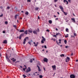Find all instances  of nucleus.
<instances>
[{"mask_svg": "<svg viewBox=\"0 0 78 78\" xmlns=\"http://www.w3.org/2000/svg\"><path fill=\"white\" fill-rule=\"evenodd\" d=\"M60 33H58L56 34V36H58V35H59Z\"/></svg>", "mask_w": 78, "mask_h": 78, "instance_id": "29", "label": "nucleus"}, {"mask_svg": "<svg viewBox=\"0 0 78 78\" xmlns=\"http://www.w3.org/2000/svg\"><path fill=\"white\" fill-rule=\"evenodd\" d=\"M0 56L1 57H2V54L1 53L0 54Z\"/></svg>", "mask_w": 78, "mask_h": 78, "instance_id": "60", "label": "nucleus"}, {"mask_svg": "<svg viewBox=\"0 0 78 78\" xmlns=\"http://www.w3.org/2000/svg\"><path fill=\"white\" fill-rule=\"evenodd\" d=\"M43 76H42L41 75H40L39 76V77L40 78H42Z\"/></svg>", "mask_w": 78, "mask_h": 78, "instance_id": "34", "label": "nucleus"}, {"mask_svg": "<svg viewBox=\"0 0 78 78\" xmlns=\"http://www.w3.org/2000/svg\"><path fill=\"white\" fill-rule=\"evenodd\" d=\"M70 78H75V76L73 74H71L70 75Z\"/></svg>", "mask_w": 78, "mask_h": 78, "instance_id": "3", "label": "nucleus"}, {"mask_svg": "<svg viewBox=\"0 0 78 78\" xmlns=\"http://www.w3.org/2000/svg\"><path fill=\"white\" fill-rule=\"evenodd\" d=\"M33 33H34V34H37V30H34V31H33Z\"/></svg>", "mask_w": 78, "mask_h": 78, "instance_id": "9", "label": "nucleus"}, {"mask_svg": "<svg viewBox=\"0 0 78 78\" xmlns=\"http://www.w3.org/2000/svg\"><path fill=\"white\" fill-rule=\"evenodd\" d=\"M69 3H71V0H68Z\"/></svg>", "mask_w": 78, "mask_h": 78, "instance_id": "38", "label": "nucleus"}, {"mask_svg": "<svg viewBox=\"0 0 78 78\" xmlns=\"http://www.w3.org/2000/svg\"><path fill=\"white\" fill-rule=\"evenodd\" d=\"M44 48H47V46H46V45H44Z\"/></svg>", "mask_w": 78, "mask_h": 78, "instance_id": "45", "label": "nucleus"}, {"mask_svg": "<svg viewBox=\"0 0 78 78\" xmlns=\"http://www.w3.org/2000/svg\"><path fill=\"white\" fill-rule=\"evenodd\" d=\"M55 30H56V31H58V29L57 28H56Z\"/></svg>", "mask_w": 78, "mask_h": 78, "instance_id": "58", "label": "nucleus"}, {"mask_svg": "<svg viewBox=\"0 0 78 78\" xmlns=\"http://www.w3.org/2000/svg\"><path fill=\"white\" fill-rule=\"evenodd\" d=\"M3 14H1V15H0V17H2L3 16Z\"/></svg>", "mask_w": 78, "mask_h": 78, "instance_id": "44", "label": "nucleus"}, {"mask_svg": "<svg viewBox=\"0 0 78 78\" xmlns=\"http://www.w3.org/2000/svg\"><path fill=\"white\" fill-rule=\"evenodd\" d=\"M29 37H25L24 39L23 40V44H25V41H27V40H28Z\"/></svg>", "mask_w": 78, "mask_h": 78, "instance_id": "1", "label": "nucleus"}, {"mask_svg": "<svg viewBox=\"0 0 78 78\" xmlns=\"http://www.w3.org/2000/svg\"><path fill=\"white\" fill-rule=\"evenodd\" d=\"M76 62H78V59L76 60Z\"/></svg>", "mask_w": 78, "mask_h": 78, "instance_id": "62", "label": "nucleus"}, {"mask_svg": "<svg viewBox=\"0 0 78 78\" xmlns=\"http://www.w3.org/2000/svg\"><path fill=\"white\" fill-rule=\"evenodd\" d=\"M48 22L49 23H50V24H51V23H52V21L51 20H49L48 21Z\"/></svg>", "mask_w": 78, "mask_h": 78, "instance_id": "18", "label": "nucleus"}, {"mask_svg": "<svg viewBox=\"0 0 78 78\" xmlns=\"http://www.w3.org/2000/svg\"><path fill=\"white\" fill-rule=\"evenodd\" d=\"M20 68H22V66H20Z\"/></svg>", "mask_w": 78, "mask_h": 78, "instance_id": "61", "label": "nucleus"}, {"mask_svg": "<svg viewBox=\"0 0 78 78\" xmlns=\"http://www.w3.org/2000/svg\"><path fill=\"white\" fill-rule=\"evenodd\" d=\"M64 42L65 44H67V40H65L64 41Z\"/></svg>", "mask_w": 78, "mask_h": 78, "instance_id": "25", "label": "nucleus"}, {"mask_svg": "<svg viewBox=\"0 0 78 78\" xmlns=\"http://www.w3.org/2000/svg\"><path fill=\"white\" fill-rule=\"evenodd\" d=\"M8 22L7 21H5V24H6V25H7V24H8Z\"/></svg>", "mask_w": 78, "mask_h": 78, "instance_id": "31", "label": "nucleus"}, {"mask_svg": "<svg viewBox=\"0 0 78 78\" xmlns=\"http://www.w3.org/2000/svg\"><path fill=\"white\" fill-rule=\"evenodd\" d=\"M5 57L7 59H8V60H9V58H8V55H6Z\"/></svg>", "mask_w": 78, "mask_h": 78, "instance_id": "19", "label": "nucleus"}, {"mask_svg": "<svg viewBox=\"0 0 78 78\" xmlns=\"http://www.w3.org/2000/svg\"><path fill=\"white\" fill-rule=\"evenodd\" d=\"M29 13H28V12H26L25 13V14H26V15H27V16H28V15L29 14Z\"/></svg>", "mask_w": 78, "mask_h": 78, "instance_id": "22", "label": "nucleus"}, {"mask_svg": "<svg viewBox=\"0 0 78 78\" xmlns=\"http://www.w3.org/2000/svg\"><path fill=\"white\" fill-rule=\"evenodd\" d=\"M3 33H5V31H3V32H2Z\"/></svg>", "mask_w": 78, "mask_h": 78, "instance_id": "56", "label": "nucleus"}, {"mask_svg": "<svg viewBox=\"0 0 78 78\" xmlns=\"http://www.w3.org/2000/svg\"><path fill=\"white\" fill-rule=\"evenodd\" d=\"M68 30H69V29L68 28L66 29V32H68Z\"/></svg>", "mask_w": 78, "mask_h": 78, "instance_id": "32", "label": "nucleus"}, {"mask_svg": "<svg viewBox=\"0 0 78 78\" xmlns=\"http://www.w3.org/2000/svg\"><path fill=\"white\" fill-rule=\"evenodd\" d=\"M59 8L60 9H61V10H64V8H63V7L61 6V5H60L59 6Z\"/></svg>", "mask_w": 78, "mask_h": 78, "instance_id": "10", "label": "nucleus"}, {"mask_svg": "<svg viewBox=\"0 0 78 78\" xmlns=\"http://www.w3.org/2000/svg\"><path fill=\"white\" fill-rule=\"evenodd\" d=\"M74 35L76 36V33H74Z\"/></svg>", "mask_w": 78, "mask_h": 78, "instance_id": "40", "label": "nucleus"}, {"mask_svg": "<svg viewBox=\"0 0 78 78\" xmlns=\"http://www.w3.org/2000/svg\"><path fill=\"white\" fill-rule=\"evenodd\" d=\"M28 33H32L33 32V31H32V30H28Z\"/></svg>", "mask_w": 78, "mask_h": 78, "instance_id": "16", "label": "nucleus"}, {"mask_svg": "<svg viewBox=\"0 0 78 78\" xmlns=\"http://www.w3.org/2000/svg\"><path fill=\"white\" fill-rule=\"evenodd\" d=\"M52 67L53 68V70H56V66L54 65V66H52Z\"/></svg>", "mask_w": 78, "mask_h": 78, "instance_id": "7", "label": "nucleus"}, {"mask_svg": "<svg viewBox=\"0 0 78 78\" xmlns=\"http://www.w3.org/2000/svg\"><path fill=\"white\" fill-rule=\"evenodd\" d=\"M44 62H47L48 61V59H47V58H44Z\"/></svg>", "mask_w": 78, "mask_h": 78, "instance_id": "6", "label": "nucleus"}, {"mask_svg": "<svg viewBox=\"0 0 78 78\" xmlns=\"http://www.w3.org/2000/svg\"><path fill=\"white\" fill-rule=\"evenodd\" d=\"M44 40H42L41 41V42L42 44H44Z\"/></svg>", "mask_w": 78, "mask_h": 78, "instance_id": "26", "label": "nucleus"}, {"mask_svg": "<svg viewBox=\"0 0 78 78\" xmlns=\"http://www.w3.org/2000/svg\"><path fill=\"white\" fill-rule=\"evenodd\" d=\"M41 37L42 38V40L44 41V42H45V38H44V37L43 36H42Z\"/></svg>", "mask_w": 78, "mask_h": 78, "instance_id": "12", "label": "nucleus"}, {"mask_svg": "<svg viewBox=\"0 0 78 78\" xmlns=\"http://www.w3.org/2000/svg\"><path fill=\"white\" fill-rule=\"evenodd\" d=\"M3 44H7V41L6 40H4L2 42Z\"/></svg>", "mask_w": 78, "mask_h": 78, "instance_id": "8", "label": "nucleus"}, {"mask_svg": "<svg viewBox=\"0 0 78 78\" xmlns=\"http://www.w3.org/2000/svg\"><path fill=\"white\" fill-rule=\"evenodd\" d=\"M34 46H35V47H37V44H35Z\"/></svg>", "mask_w": 78, "mask_h": 78, "instance_id": "36", "label": "nucleus"}, {"mask_svg": "<svg viewBox=\"0 0 78 78\" xmlns=\"http://www.w3.org/2000/svg\"><path fill=\"white\" fill-rule=\"evenodd\" d=\"M55 19V20H58V18H56Z\"/></svg>", "mask_w": 78, "mask_h": 78, "instance_id": "57", "label": "nucleus"}, {"mask_svg": "<svg viewBox=\"0 0 78 78\" xmlns=\"http://www.w3.org/2000/svg\"><path fill=\"white\" fill-rule=\"evenodd\" d=\"M24 66L26 67V68H23V70L24 71H25V69H27V67H26V66L24 65Z\"/></svg>", "mask_w": 78, "mask_h": 78, "instance_id": "23", "label": "nucleus"}, {"mask_svg": "<svg viewBox=\"0 0 78 78\" xmlns=\"http://www.w3.org/2000/svg\"><path fill=\"white\" fill-rule=\"evenodd\" d=\"M73 53H72L71 55V56H73Z\"/></svg>", "mask_w": 78, "mask_h": 78, "instance_id": "55", "label": "nucleus"}, {"mask_svg": "<svg viewBox=\"0 0 78 78\" xmlns=\"http://www.w3.org/2000/svg\"><path fill=\"white\" fill-rule=\"evenodd\" d=\"M64 3H65L66 2L67 3L66 5H68V3H69V2L67 1V0H63Z\"/></svg>", "mask_w": 78, "mask_h": 78, "instance_id": "11", "label": "nucleus"}, {"mask_svg": "<svg viewBox=\"0 0 78 78\" xmlns=\"http://www.w3.org/2000/svg\"><path fill=\"white\" fill-rule=\"evenodd\" d=\"M37 67H38V71H39V72H41V69H40V67H39V66H38V65H37Z\"/></svg>", "mask_w": 78, "mask_h": 78, "instance_id": "13", "label": "nucleus"}, {"mask_svg": "<svg viewBox=\"0 0 78 78\" xmlns=\"http://www.w3.org/2000/svg\"><path fill=\"white\" fill-rule=\"evenodd\" d=\"M33 75H34L35 76V73H34Z\"/></svg>", "mask_w": 78, "mask_h": 78, "instance_id": "64", "label": "nucleus"}, {"mask_svg": "<svg viewBox=\"0 0 78 78\" xmlns=\"http://www.w3.org/2000/svg\"><path fill=\"white\" fill-rule=\"evenodd\" d=\"M23 78H26V77H27L24 74L23 75Z\"/></svg>", "mask_w": 78, "mask_h": 78, "instance_id": "30", "label": "nucleus"}, {"mask_svg": "<svg viewBox=\"0 0 78 78\" xmlns=\"http://www.w3.org/2000/svg\"><path fill=\"white\" fill-rule=\"evenodd\" d=\"M38 19H40V17H39V16H38Z\"/></svg>", "mask_w": 78, "mask_h": 78, "instance_id": "53", "label": "nucleus"}, {"mask_svg": "<svg viewBox=\"0 0 78 78\" xmlns=\"http://www.w3.org/2000/svg\"><path fill=\"white\" fill-rule=\"evenodd\" d=\"M24 35V34H21L19 36V39L20 40L22 39V36H23Z\"/></svg>", "mask_w": 78, "mask_h": 78, "instance_id": "4", "label": "nucleus"}, {"mask_svg": "<svg viewBox=\"0 0 78 78\" xmlns=\"http://www.w3.org/2000/svg\"><path fill=\"white\" fill-rule=\"evenodd\" d=\"M67 58L66 59V62H67L68 61H69V60H70V58L68 57H67Z\"/></svg>", "mask_w": 78, "mask_h": 78, "instance_id": "5", "label": "nucleus"}, {"mask_svg": "<svg viewBox=\"0 0 78 78\" xmlns=\"http://www.w3.org/2000/svg\"><path fill=\"white\" fill-rule=\"evenodd\" d=\"M61 57H64V55L62 54L60 55Z\"/></svg>", "mask_w": 78, "mask_h": 78, "instance_id": "24", "label": "nucleus"}, {"mask_svg": "<svg viewBox=\"0 0 78 78\" xmlns=\"http://www.w3.org/2000/svg\"><path fill=\"white\" fill-rule=\"evenodd\" d=\"M57 13L58 14V15H59V12H57Z\"/></svg>", "mask_w": 78, "mask_h": 78, "instance_id": "63", "label": "nucleus"}, {"mask_svg": "<svg viewBox=\"0 0 78 78\" xmlns=\"http://www.w3.org/2000/svg\"><path fill=\"white\" fill-rule=\"evenodd\" d=\"M17 16H18V15L16 14L15 15V19H17Z\"/></svg>", "mask_w": 78, "mask_h": 78, "instance_id": "20", "label": "nucleus"}, {"mask_svg": "<svg viewBox=\"0 0 78 78\" xmlns=\"http://www.w3.org/2000/svg\"><path fill=\"white\" fill-rule=\"evenodd\" d=\"M13 27H14V28H17V27H16V25H14Z\"/></svg>", "mask_w": 78, "mask_h": 78, "instance_id": "33", "label": "nucleus"}, {"mask_svg": "<svg viewBox=\"0 0 78 78\" xmlns=\"http://www.w3.org/2000/svg\"><path fill=\"white\" fill-rule=\"evenodd\" d=\"M46 31H47V32H50V30H49L48 29L47 30H46Z\"/></svg>", "mask_w": 78, "mask_h": 78, "instance_id": "37", "label": "nucleus"}, {"mask_svg": "<svg viewBox=\"0 0 78 78\" xmlns=\"http://www.w3.org/2000/svg\"><path fill=\"white\" fill-rule=\"evenodd\" d=\"M66 35H66L65 36V37H66V38H67V37H69V36H68L69 35V34H67Z\"/></svg>", "mask_w": 78, "mask_h": 78, "instance_id": "27", "label": "nucleus"}, {"mask_svg": "<svg viewBox=\"0 0 78 78\" xmlns=\"http://www.w3.org/2000/svg\"><path fill=\"white\" fill-rule=\"evenodd\" d=\"M31 2V0H27V2Z\"/></svg>", "mask_w": 78, "mask_h": 78, "instance_id": "43", "label": "nucleus"}, {"mask_svg": "<svg viewBox=\"0 0 78 78\" xmlns=\"http://www.w3.org/2000/svg\"><path fill=\"white\" fill-rule=\"evenodd\" d=\"M58 0H54V1L55 2H57V1H58Z\"/></svg>", "mask_w": 78, "mask_h": 78, "instance_id": "50", "label": "nucleus"}, {"mask_svg": "<svg viewBox=\"0 0 78 78\" xmlns=\"http://www.w3.org/2000/svg\"><path fill=\"white\" fill-rule=\"evenodd\" d=\"M43 69L44 71H45V67H44Z\"/></svg>", "mask_w": 78, "mask_h": 78, "instance_id": "52", "label": "nucleus"}, {"mask_svg": "<svg viewBox=\"0 0 78 78\" xmlns=\"http://www.w3.org/2000/svg\"><path fill=\"white\" fill-rule=\"evenodd\" d=\"M54 37H57L56 35H54Z\"/></svg>", "mask_w": 78, "mask_h": 78, "instance_id": "48", "label": "nucleus"}, {"mask_svg": "<svg viewBox=\"0 0 78 78\" xmlns=\"http://www.w3.org/2000/svg\"><path fill=\"white\" fill-rule=\"evenodd\" d=\"M8 61V62H9L10 61V60H9H9L8 59H7Z\"/></svg>", "mask_w": 78, "mask_h": 78, "instance_id": "49", "label": "nucleus"}, {"mask_svg": "<svg viewBox=\"0 0 78 78\" xmlns=\"http://www.w3.org/2000/svg\"><path fill=\"white\" fill-rule=\"evenodd\" d=\"M16 61V59H13V61L14 62H15V61Z\"/></svg>", "mask_w": 78, "mask_h": 78, "instance_id": "41", "label": "nucleus"}, {"mask_svg": "<svg viewBox=\"0 0 78 78\" xmlns=\"http://www.w3.org/2000/svg\"><path fill=\"white\" fill-rule=\"evenodd\" d=\"M71 20H72L74 22H75V18H71Z\"/></svg>", "mask_w": 78, "mask_h": 78, "instance_id": "15", "label": "nucleus"}, {"mask_svg": "<svg viewBox=\"0 0 78 78\" xmlns=\"http://www.w3.org/2000/svg\"><path fill=\"white\" fill-rule=\"evenodd\" d=\"M65 48H68V46H65Z\"/></svg>", "mask_w": 78, "mask_h": 78, "instance_id": "46", "label": "nucleus"}, {"mask_svg": "<svg viewBox=\"0 0 78 78\" xmlns=\"http://www.w3.org/2000/svg\"><path fill=\"white\" fill-rule=\"evenodd\" d=\"M59 42H61V39H59Z\"/></svg>", "mask_w": 78, "mask_h": 78, "instance_id": "54", "label": "nucleus"}, {"mask_svg": "<svg viewBox=\"0 0 78 78\" xmlns=\"http://www.w3.org/2000/svg\"><path fill=\"white\" fill-rule=\"evenodd\" d=\"M10 9V7L9 6H8L7 7V9Z\"/></svg>", "mask_w": 78, "mask_h": 78, "instance_id": "42", "label": "nucleus"}, {"mask_svg": "<svg viewBox=\"0 0 78 78\" xmlns=\"http://www.w3.org/2000/svg\"><path fill=\"white\" fill-rule=\"evenodd\" d=\"M39 9V7H36L35 9L36 11H38Z\"/></svg>", "mask_w": 78, "mask_h": 78, "instance_id": "17", "label": "nucleus"}, {"mask_svg": "<svg viewBox=\"0 0 78 78\" xmlns=\"http://www.w3.org/2000/svg\"><path fill=\"white\" fill-rule=\"evenodd\" d=\"M33 62V60H32V59H30V62H31H31Z\"/></svg>", "mask_w": 78, "mask_h": 78, "instance_id": "35", "label": "nucleus"}, {"mask_svg": "<svg viewBox=\"0 0 78 78\" xmlns=\"http://www.w3.org/2000/svg\"><path fill=\"white\" fill-rule=\"evenodd\" d=\"M31 71V68L30 67H28V69H27L26 71V73H28V72Z\"/></svg>", "mask_w": 78, "mask_h": 78, "instance_id": "2", "label": "nucleus"}, {"mask_svg": "<svg viewBox=\"0 0 78 78\" xmlns=\"http://www.w3.org/2000/svg\"><path fill=\"white\" fill-rule=\"evenodd\" d=\"M0 8H1V9H3V7L2 6H1L0 7Z\"/></svg>", "mask_w": 78, "mask_h": 78, "instance_id": "51", "label": "nucleus"}, {"mask_svg": "<svg viewBox=\"0 0 78 78\" xmlns=\"http://www.w3.org/2000/svg\"><path fill=\"white\" fill-rule=\"evenodd\" d=\"M20 33H22V32H24L25 31V30H20Z\"/></svg>", "mask_w": 78, "mask_h": 78, "instance_id": "21", "label": "nucleus"}, {"mask_svg": "<svg viewBox=\"0 0 78 78\" xmlns=\"http://www.w3.org/2000/svg\"><path fill=\"white\" fill-rule=\"evenodd\" d=\"M28 44H30V45H31V41H29L28 42Z\"/></svg>", "mask_w": 78, "mask_h": 78, "instance_id": "39", "label": "nucleus"}, {"mask_svg": "<svg viewBox=\"0 0 78 78\" xmlns=\"http://www.w3.org/2000/svg\"><path fill=\"white\" fill-rule=\"evenodd\" d=\"M54 17H56V16L55 15H54Z\"/></svg>", "mask_w": 78, "mask_h": 78, "instance_id": "59", "label": "nucleus"}, {"mask_svg": "<svg viewBox=\"0 0 78 78\" xmlns=\"http://www.w3.org/2000/svg\"><path fill=\"white\" fill-rule=\"evenodd\" d=\"M37 32H39V28L37 29Z\"/></svg>", "mask_w": 78, "mask_h": 78, "instance_id": "47", "label": "nucleus"}, {"mask_svg": "<svg viewBox=\"0 0 78 78\" xmlns=\"http://www.w3.org/2000/svg\"><path fill=\"white\" fill-rule=\"evenodd\" d=\"M64 14L65 16H67V13L65 12H64Z\"/></svg>", "mask_w": 78, "mask_h": 78, "instance_id": "28", "label": "nucleus"}, {"mask_svg": "<svg viewBox=\"0 0 78 78\" xmlns=\"http://www.w3.org/2000/svg\"><path fill=\"white\" fill-rule=\"evenodd\" d=\"M24 34H28V30H26L24 32Z\"/></svg>", "mask_w": 78, "mask_h": 78, "instance_id": "14", "label": "nucleus"}]
</instances>
